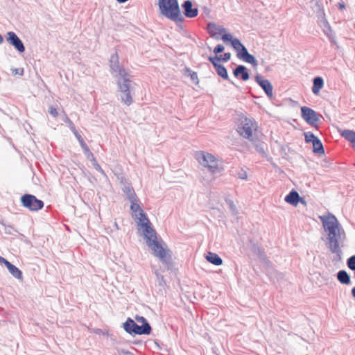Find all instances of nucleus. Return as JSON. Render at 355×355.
Wrapping results in <instances>:
<instances>
[{"mask_svg":"<svg viewBox=\"0 0 355 355\" xmlns=\"http://www.w3.org/2000/svg\"><path fill=\"white\" fill-rule=\"evenodd\" d=\"M84 153L86 155V156L87 157L88 159H92L93 161H95V158L94 157V155L93 153L89 150V149L88 148V151L87 150H84Z\"/></svg>","mask_w":355,"mask_h":355,"instance_id":"nucleus-42","label":"nucleus"},{"mask_svg":"<svg viewBox=\"0 0 355 355\" xmlns=\"http://www.w3.org/2000/svg\"><path fill=\"white\" fill-rule=\"evenodd\" d=\"M237 176L241 180H246L248 178L246 171L243 169L238 172Z\"/></svg>","mask_w":355,"mask_h":355,"instance_id":"nucleus-39","label":"nucleus"},{"mask_svg":"<svg viewBox=\"0 0 355 355\" xmlns=\"http://www.w3.org/2000/svg\"><path fill=\"white\" fill-rule=\"evenodd\" d=\"M68 121H69V127L70 130L73 132V133L75 135V132H78L77 131V130L76 129L75 125L73 123V122L71 121L69 119H68Z\"/></svg>","mask_w":355,"mask_h":355,"instance_id":"nucleus-43","label":"nucleus"},{"mask_svg":"<svg viewBox=\"0 0 355 355\" xmlns=\"http://www.w3.org/2000/svg\"><path fill=\"white\" fill-rule=\"evenodd\" d=\"M285 201L293 206L297 205L300 201L304 202L302 198H300L299 193L295 190H291L289 193L284 198Z\"/></svg>","mask_w":355,"mask_h":355,"instance_id":"nucleus-17","label":"nucleus"},{"mask_svg":"<svg viewBox=\"0 0 355 355\" xmlns=\"http://www.w3.org/2000/svg\"><path fill=\"white\" fill-rule=\"evenodd\" d=\"M313 144V152L318 155H324V149L322 141L318 138Z\"/></svg>","mask_w":355,"mask_h":355,"instance_id":"nucleus-24","label":"nucleus"},{"mask_svg":"<svg viewBox=\"0 0 355 355\" xmlns=\"http://www.w3.org/2000/svg\"><path fill=\"white\" fill-rule=\"evenodd\" d=\"M347 265L350 270L355 271V255H352L347 259Z\"/></svg>","mask_w":355,"mask_h":355,"instance_id":"nucleus-34","label":"nucleus"},{"mask_svg":"<svg viewBox=\"0 0 355 355\" xmlns=\"http://www.w3.org/2000/svg\"><path fill=\"white\" fill-rule=\"evenodd\" d=\"M257 250H258V254H259V255L261 257V256L262 255V252H261V250H260V248H257Z\"/></svg>","mask_w":355,"mask_h":355,"instance_id":"nucleus-50","label":"nucleus"},{"mask_svg":"<svg viewBox=\"0 0 355 355\" xmlns=\"http://www.w3.org/2000/svg\"><path fill=\"white\" fill-rule=\"evenodd\" d=\"M225 49V47L222 44H218L214 49V53L218 55V53H222Z\"/></svg>","mask_w":355,"mask_h":355,"instance_id":"nucleus-37","label":"nucleus"},{"mask_svg":"<svg viewBox=\"0 0 355 355\" xmlns=\"http://www.w3.org/2000/svg\"><path fill=\"white\" fill-rule=\"evenodd\" d=\"M158 7L162 15L175 22H183L178 0H158Z\"/></svg>","mask_w":355,"mask_h":355,"instance_id":"nucleus-3","label":"nucleus"},{"mask_svg":"<svg viewBox=\"0 0 355 355\" xmlns=\"http://www.w3.org/2000/svg\"><path fill=\"white\" fill-rule=\"evenodd\" d=\"M101 330L98 329H97V330H96V333H99V332H101Z\"/></svg>","mask_w":355,"mask_h":355,"instance_id":"nucleus-51","label":"nucleus"},{"mask_svg":"<svg viewBox=\"0 0 355 355\" xmlns=\"http://www.w3.org/2000/svg\"><path fill=\"white\" fill-rule=\"evenodd\" d=\"M354 166H355V163H354Z\"/></svg>","mask_w":355,"mask_h":355,"instance_id":"nucleus-53","label":"nucleus"},{"mask_svg":"<svg viewBox=\"0 0 355 355\" xmlns=\"http://www.w3.org/2000/svg\"><path fill=\"white\" fill-rule=\"evenodd\" d=\"M116 1H117V2H119L120 3H123L128 1V0H116Z\"/></svg>","mask_w":355,"mask_h":355,"instance_id":"nucleus-48","label":"nucleus"},{"mask_svg":"<svg viewBox=\"0 0 355 355\" xmlns=\"http://www.w3.org/2000/svg\"><path fill=\"white\" fill-rule=\"evenodd\" d=\"M306 143L313 144L318 137H317L313 133L307 132L304 133Z\"/></svg>","mask_w":355,"mask_h":355,"instance_id":"nucleus-29","label":"nucleus"},{"mask_svg":"<svg viewBox=\"0 0 355 355\" xmlns=\"http://www.w3.org/2000/svg\"><path fill=\"white\" fill-rule=\"evenodd\" d=\"M123 193L126 195L128 200H138V198L135 192L134 189L128 182H125L122 188Z\"/></svg>","mask_w":355,"mask_h":355,"instance_id":"nucleus-18","label":"nucleus"},{"mask_svg":"<svg viewBox=\"0 0 355 355\" xmlns=\"http://www.w3.org/2000/svg\"><path fill=\"white\" fill-rule=\"evenodd\" d=\"M238 132L244 138L250 139L252 135V122L245 118L238 128Z\"/></svg>","mask_w":355,"mask_h":355,"instance_id":"nucleus-11","label":"nucleus"},{"mask_svg":"<svg viewBox=\"0 0 355 355\" xmlns=\"http://www.w3.org/2000/svg\"><path fill=\"white\" fill-rule=\"evenodd\" d=\"M206 259L215 266H220L223 264L222 259L216 253L209 252L206 255Z\"/></svg>","mask_w":355,"mask_h":355,"instance_id":"nucleus-21","label":"nucleus"},{"mask_svg":"<svg viewBox=\"0 0 355 355\" xmlns=\"http://www.w3.org/2000/svg\"><path fill=\"white\" fill-rule=\"evenodd\" d=\"M21 205L31 211H37L44 207V202L37 199L34 195L24 194L21 198Z\"/></svg>","mask_w":355,"mask_h":355,"instance_id":"nucleus-6","label":"nucleus"},{"mask_svg":"<svg viewBox=\"0 0 355 355\" xmlns=\"http://www.w3.org/2000/svg\"><path fill=\"white\" fill-rule=\"evenodd\" d=\"M324 86V80L320 76H316L313 79V87L311 88L312 92L317 95Z\"/></svg>","mask_w":355,"mask_h":355,"instance_id":"nucleus-20","label":"nucleus"},{"mask_svg":"<svg viewBox=\"0 0 355 355\" xmlns=\"http://www.w3.org/2000/svg\"><path fill=\"white\" fill-rule=\"evenodd\" d=\"M110 67L111 73L114 76H119L117 78V85L119 92L121 93V101L127 105H131L133 101L130 94L132 80L130 78V75L126 72L125 69L119 65L117 53L111 55L110 59Z\"/></svg>","mask_w":355,"mask_h":355,"instance_id":"nucleus-2","label":"nucleus"},{"mask_svg":"<svg viewBox=\"0 0 355 355\" xmlns=\"http://www.w3.org/2000/svg\"><path fill=\"white\" fill-rule=\"evenodd\" d=\"M12 73L14 75H19L23 76L24 75V69L23 68H14L11 69Z\"/></svg>","mask_w":355,"mask_h":355,"instance_id":"nucleus-38","label":"nucleus"},{"mask_svg":"<svg viewBox=\"0 0 355 355\" xmlns=\"http://www.w3.org/2000/svg\"><path fill=\"white\" fill-rule=\"evenodd\" d=\"M208 60L212 64L214 69L216 67V66H218L220 64L219 62L221 61V55H216L214 57L209 56L208 58Z\"/></svg>","mask_w":355,"mask_h":355,"instance_id":"nucleus-31","label":"nucleus"},{"mask_svg":"<svg viewBox=\"0 0 355 355\" xmlns=\"http://www.w3.org/2000/svg\"><path fill=\"white\" fill-rule=\"evenodd\" d=\"M75 137L78 139L81 148L83 150H87L88 151V146L85 142L84 139L81 137V135L79 134V132H75Z\"/></svg>","mask_w":355,"mask_h":355,"instance_id":"nucleus-32","label":"nucleus"},{"mask_svg":"<svg viewBox=\"0 0 355 355\" xmlns=\"http://www.w3.org/2000/svg\"><path fill=\"white\" fill-rule=\"evenodd\" d=\"M131 202L130 210L132 211V214H137L139 213L141 210H143L139 205V200H129Z\"/></svg>","mask_w":355,"mask_h":355,"instance_id":"nucleus-28","label":"nucleus"},{"mask_svg":"<svg viewBox=\"0 0 355 355\" xmlns=\"http://www.w3.org/2000/svg\"><path fill=\"white\" fill-rule=\"evenodd\" d=\"M244 62L251 64L254 67L258 65V62L255 57L249 53L243 60Z\"/></svg>","mask_w":355,"mask_h":355,"instance_id":"nucleus-30","label":"nucleus"},{"mask_svg":"<svg viewBox=\"0 0 355 355\" xmlns=\"http://www.w3.org/2000/svg\"><path fill=\"white\" fill-rule=\"evenodd\" d=\"M255 149L256 150L261 154L262 155H266V152L263 148V145L262 144H257L255 145Z\"/></svg>","mask_w":355,"mask_h":355,"instance_id":"nucleus-36","label":"nucleus"},{"mask_svg":"<svg viewBox=\"0 0 355 355\" xmlns=\"http://www.w3.org/2000/svg\"><path fill=\"white\" fill-rule=\"evenodd\" d=\"M183 14L186 17L194 18L198 15V9L193 8V3L190 0H187L182 4Z\"/></svg>","mask_w":355,"mask_h":355,"instance_id":"nucleus-13","label":"nucleus"},{"mask_svg":"<svg viewBox=\"0 0 355 355\" xmlns=\"http://www.w3.org/2000/svg\"><path fill=\"white\" fill-rule=\"evenodd\" d=\"M233 74L236 78L240 77L243 81H247L250 78V74L245 66L238 65L234 70Z\"/></svg>","mask_w":355,"mask_h":355,"instance_id":"nucleus-15","label":"nucleus"},{"mask_svg":"<svg viewBox=\"0 0 355 355\" xmlns=\"http://www.w3.org/2000/svg\"><path fill=\"white\" fill-rule=\"evenodd\" d=\"M354 276H355V271H354Z\"/></svg>","mask_w":355,"mask_h":355,"instance_id":"nucleus-52","label":"nucleus"},{"mask_svg":"<svg viewBox=\"0 0 355 355\" xmlns=\"http://www.w3.org/2000/svg\"><path fill=\"white\" fill-rule=\"evenodd\" d=\"M301 115L302 119L312 127H317L320 121L318 114L313 109L303 106L301 107Z\"/></svg>","mask_w":355,"mask_h":355,"instance_id":"nucleus-9","label":"nucleus"},{"mask_svg":"<svg viewBox=\"0 0 355 355\" xmlns=\"http://www.w3.org/2000/svg\"><path fill=\"white\" fill-rule=\"evenodd\" d=\"M132 217L138 219V225L144 228V234L146 239V244L153 251V255L158 257L163 263L170 265L171 263V251L164 248L157 240V233L151 227V223L144 210H141L137 214H132Z\"/></svg>","mask_w":355,"mask_h":355,"instance_id":"nucleus-1","label":"nucleus"},{"mask_svg":"<svg viewBox=\"0 0 355 355\" xmlns=\"http://www.w3.org/2000/svg\"><path fill=\"white\" fill-rule=\"evenodd\" d=\"M123 328L128 334L132 336L146 335V327L139 326L130 318H128L126 321L123 324Z\"/></svg>","mask_w":355,"mask_h":355,"instance_id":"nucleus-8","label":"nucleus"},{"mask_svg":"<svg viewBox=\"0 0 355 355\" xmlns=\"http://www.w3.org/2000/svg\"><path fill=\"white\" fill-rule=\"evenodd\" d=\"M135 320L139 323L141 324L140 326H145L146 327V335H149L151 333V331H152L151 326L150 325L149 322H148V320L144 317L140 316V315H136L135 316Z\"/></svg>","mask_w":355,"mask_h":355,"instance_id":"nucleus-25","label":"nucleus"},{"mask_svg":"<svg viewBox=\"0 0 355 355\" xmlns=\"http://www.w3.org/2000/svg\"><path fill=\"white\" fill-rule=\"evenodd\" d=\"M337 279L338 280L343 284H349L350 283V276L349 274L344 270H341L337 273Z\"/></svg>","mask_w":355,"mask_h":355,"instance_id":"nucleus-23","label":"nucleus"},{"mask_svg":"<svg viewBox=\"0 0 355 355\" xmlns=\"http://www.w3.org/2000/svg\"><path fill=\"white\" fill-rule=\"evenodd\" d=\"M221 39L224 42H230L232 46L236 51H238L244 46L238 38H234L230 33L223 34L221 37Z\"/></svg>","mask_w":355,"mask_h":355,"instance_id":"nucleus-16","label":"nucleus"},{"mask_svg":"<svg viewBox=\"0 0 355 355\" xmlns=\"http://www.w3.org/2000/svg\"><path fill=\"white\" fill-rule=\"evenodd\" d=\"M207 32L210 35L211 37L215 38L216 40H219V37L217 35H220L223 36V34L226 33V28H225L222 26H218L214 22H210L207 24Z\"/></svg>","mask_w":355,"mask_h":355,"instance_id":"nucleus-14","label":"nucleus"},{"mask_svg":"<svg viewBox=\"0 0 355 355\" xmlns=\"http://www.w3.org/2000/svg\"><path fill=\"white\" fill-rule=\"evenodd\" d=\"M249 54L246 47L243 46L241 49L237 51V57L241 60H244L245 58Z\"/></svg>","mask_w":355,"mask_h":355,"instance_id":"nucleus-33","label":"nucleus"},{"mask_svg":"<svg viewBox=\"0 0 355 355\" xmlns=\"http://www.w3.org/2000/svg\"><path fill=\"white\" fill-rule=\"evenodd\" d=\"M196 158L202 166L208 168L213 174L219 172L218 160L213 155L205 152H198L196 154Z\"/></svg>","mask_w":355,"mask_h":355,"instance_id":"nucleus-5","label":"nucleus"},{"mask_svg":"<svg viewBox=\"0 0 355 355\" xmlns=\"http://www.w3.org/2000/svg\"><path fill=\"white\" fill-rule=\"evenodd\" d=\"M341 135L347 141H349L352 144H355V132L351 130H344Z\"/></svg>","mask_w":355,"mask_h":355,"instance_id":"nucleus-26","label":"nucleus"},{"mask_svg":"<svg viewBox=\"0 0 355 355\" xmlns=\"http://www.w3.org/2000/svg\"><path fill=\"white\" fill-rule=\"evenodd\" d=\"M255 81L263 89L268 97L271 98L272 96L273 87L268 80L264 79L260 74H257Z\"/></svg>","mask_w":355,"mask_h":355,"instance_id":"nucleus-12","label":"nucleus"},{"mask_svg":"<svg viewBox=\"0 0 355 355\" xmlns=\"http://www.w3.org/2000/svg\"><path fill=\"white\" fill-rule=\"evenodd\" d=\"M3 42V36L0 34V44H1Z\"/></svg>","mask_w":355,"mask_h":355,"instance_id":"nucleus-49","label":"nucleus"},{"mask_svg":"<svg viewBox=\"0 0 355 355\" xmlns=\"http://www.w3.org/2000/svg\"><path fill=\"white\" fill-rule=\"evenodd\" d=\"M345 8V4L342 2V3H338V8L340 9V10H343Z\"/></svg>","mask_w":355,"mask_h":355,"instance_id":"nucleus-45","label":"nucleus"},{"mask_svg":"<svg viewBox=\"0 0 355 355\" xmlns=\"http://www.w3.org/2000/svg\"><path fill=\"white\" fill-rule=\"evenodd\" d=\"M94 162V168H96V170H97L102 174L105 175L104 171L102 169L101 166L96 162V160Z\"/></svg>","mask_w":355,"mask_h":355,"instance_id":"nucleus-44","label":"nucleus"},{"mask_svg":"<svg viewBox=\"0 0 355 355\" xmlns=\"http://www.w3.org/2000/svg\"><path fill=\"white\" fill-rule=\"evenodd\" d=\"M346 239V233L343 227L328 234V243H327L329 251L335 254L340 259L343 251L341 245Z\"/></svg>","mask_w":355,"mask_h":355,"instance_id":"nucleus-4","label":"nucleus"},{"mask_svg":"<svg viewBox=\"0 0 355 355\" xmlns=\"http://www.w3.org/2000/svg\"><path fill=\"white\" fill-rule=\"evenodd\" d=\"M6 268H8L9 272L16 279H22V272L21 271L16 267L15 265L11 263L10 261H7L5 264Z\"/></svg>","mask_w":355,"mask_h":355,"instance_id":"nucleus-19","label":"nucleus"},{"mask_svg":"<svg viewBox=\"0 0 355 355\" xmlns=\"http://www.w3.org/2000/svg\"><path fill=\"white\" fill-rule=\"evenodd\" d=\"M215 70L217 74L220 76L223 79L228 80L231 84L234 85V82L231 81L229 78V75L226 68L221 64L216 66Z\"/></svg>","mask_w":355,"mask_h":355,"instance_id":"nucleus-22","label":"nucleus"},{"mask_svg":"<svg viewBox=\"0 0 355 355\" xmlns=\"http://www.w3.org/2000/svg\"><path fill=\"white\" fill-rule=\"evenodd\" d=\"M351 293H352V297L355 298V286L354 288H352Z\"/></svg>","mask_w":355,"mask_h":355,"instance_id":"nucleus-47","label":"nucleus"},{"mask_svg":"<svg viewBox=\"0 0 355 355\" xmlns=\"http://www.w3.org/2000/svg\"><path fill=\"white\" fill-rule=\"evenodd\" d=\"M231 58V53H225L223 55H221V61L223 62H227Z\"/></svg>","mask_w":355,"mask_h":355,"instance_id":"nucleus-41","label":"nucleus"},{"mask_svg":"<svg viewBox=\"0 0 355 355\" xmlns=\"http://www.w3.org/2000/svg\"><path fill=\"white\" fill-rule=\"evenodd\" d=\"M226 202L229 205V208L234 215H236L238 211L236 205L232 200H227Z\"/></svg>","mask_w":355,"mask_h":355,"instance_id":"nucleus-35","label":"nucleus"},{"mask_svg":"<svg viewBox=\"0 0 355 355\" xmlns=\"http://www.w3.org/2000/svg\"><path fill=\"white\" fill-rule=\"evenodd\" d=\"M6 41L12 46L19 53H21L25 51V46L21 40L13 31L7 33Z\"/></svg>","mask_w":355,"mask_h":355,"instance_id":"nucleus-10","label":"nucleus"},{"mask_svg":"<svg viewBox=\"0 0 355 355\" xmlns=\"http://www.w3.org/2000/svg\"><path fill=\"white\" fill-rule=\"evenodd\" d=\"M319 218L322 223L323 227L326 232L331 233L340 227H343L337 218L332 214L320 216Z\"/></svg>","mask_w":355,"mask_h":355,"instance_id":"nucleus-7","label":"nucleus"},{"mask_svg":"<svg viewBox=\"0 0 355 355\" xmlns=\"http://www.w3.org/2000/svg\"><path fill=\"white\" fill-rule=\"evenodd\" d=\"M184 75L187 76H189L191 80V81L195 85H198V84L199 80H198L197 73L195 72V71H191L190 68L185 67Z\"/></svg>","mask_w":355,"mask_h":355,"instance_id":"nucleus-27","label":"nucleus"},{"mask_svg":"<svg viewBox=\"0 0 355 355\" xmlns=\"http://www.w3.org/2000/svg\"><path fill=\"white\" fill-rule=\"evenodd\" d=\"M49 114L53 117H56L58 115V112L55 107L51 106L49 110Z\"/></svg>","mask_w":355,"mask_h":355,"instance_id":"nucleus-40","label":"nucleus"},{"mask_svg":"<svg viewBox=\"0 0 355 355\" xmlns=\"http://www.w3.org/2000/svg\"><path fill=\"white\" fill-rule=\"evenodd\" d=\"M7 261V259L0 256V263H3L5 265Z\"/></svg>","mask_w":355,"mask_h":355,"instance_id":"nucleus-46","label":"nucleus"}]
</instances>
